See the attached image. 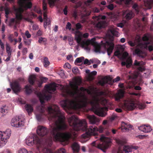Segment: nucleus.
I'll return each mask as SVG.
<instances>
[{"label":"nucleus","mask_w":153,"mask_h":153,"mask_svg":"<svg viewBox=\"0 0 153 153\" xmlns=\"http://www.w3.org/2000/svg\"><path fill=\"white\" fill-rule=\"evenodd\" d=\"M97 72L95 71H94L91 72L90 74L88 75V79L89 80H93L94 78L93 76H95L97 75Z\"/></svg>","instance_id":"33"},{"label":"nucleus","mask_w":153,"mask_h":153,"mask_svg":"<svg viewBox=\"0 0 153 153\" xmlns=\"http://www.w3.org/2000/svg\"><path fill=\"white\" fill-rule=\"evenodd\" d=\"M47 111L49 115V120L54 121L50 128L54 140L68 142L72 137V133L70 132H62L67 129L68 126L65 123V118L61 113L59 107L54 105L50 106Z\"/></svg>","instance_id":"1"},{"label":"nucleus","mask_w":153,"mask_h":153,"mask_svg":"<svg viewBox=\"0 0 153 153\" xmlns=\"http://www.w3.org/2000/svg\"><path fill=\"white\" fill-rule=\"evenodd\" d=\"M95 51L96 52H99L100 50L101 47L100 45L98 43L94 45Z\"/></svg>","instance_id":"39"},{"label":"nucleus","mask_w":153,"mask_h":153,"mask_svg":"<svg viewBox=\"0 0 153 153\" xmlns=\"http://www.w3.org/2000/svg\"><path fill=\"white\" fill-rule=\"evenodd\" d=\"M40 96L39 97V100L40 102L42 104L44 103V100H50L51 98V95H49L46 96H42V94H40Z\"/></svg>","instance_id":"24"},{"label":"nucleus","mask_w":153,"mask_h":153,"mask_svg":"<svg viewBox=\"0 0 153 153\" xmlns=\"http://www.w3.org/2000/svg\"><path fill=\"white\" fill-rule=\"evenodd\" d=\"M26 143L28 146H31L34 144L39 146L41 143V140L36 136L27 137L26 140Z\"/></svg>","instance_id":"7"},{"label":"nucleus","mask_w":153,"mask_h":153,"mask_svg":"<svg viewBox=\"0 0 153 153\" xmlns=\"http://www.w3.org/2000/svg\"><path fill=\"white\" fill-rule=\"evenodd\" d=\"M11 124L13 126L19 127L24 125V122L19 116H16L12 120Z\"/></svg>","instance_id":"8"},{"label":"nucleus","mask_w":153,"mask_h":153,"mask_svg":"<svg viewBox=\"0 0 153 153\" xmlns=\"http://www.w3.org/2000/svg\"><path fill=\"white\" fill-rule=\"evenodd\" d=\"M116 142L118 144L121 145H123L125 143L124 141L119 139L117 140Z\"/></svg>","instance_id":"51"},{"label":"nucleus","mask_w":153,"mask_h":153,"mask_svg":"<svg viewBox=\"0 0 153 153\" xmlns=\"http://www.w3.org/2000/svg\"><path fill=\"white\" fill-rule=\"evenodd\" d=\"M148 49L149 51L151 52L153 50V43L152 45H150L148 47Z\"/></svg>","instance_id":"64"},{"label":"nucleus","mask_w":153,"mask_h":153,"mask_svg":"<svg viewBox=\"0 0 153 153\" xmlns=\"http://www.w3.org/2000/svg\"><path fill=\"white\" fill-rule=\"evenodd\" d=\"M78 69L76 67L73 68L72 69L73 72L74 74H76L78 72Z\"/></svg>","instance_id":"58"},{"label":"nucleus","mask_w":153,"mask_h":153,"mask_svg":"<svg viewBox=\"0 0 153 153\" xmlns=\"http://www.w3.org/2000/svg\"><path fill=\"white\" fill-rule=\"evenodd\" d=\"M68 122L70 126L73 127L75 130L86 131L85 133L82 135V137L84 139L88 138L91 135L96 136L98 131L101 133L104 130V128L101 126H100L98 128L94 125L90 126L88 128L85 120H80L74 116L69 118Z\"/></svg>","instance_id":"2"},{"label":"nucleus","mask_w":153,"mask_h":153,"mask_svg":"<svg viewBox=\"0 0 153 153\" xmlns=\"http://www.w3.org/2000/svg\"><path fill=\"white\" fill-rule=\"evenodd\" d=\"M75 39L82 48H84L86 50L90 49V48L89 47V45L91 44L94 45L97 44L95 42V39L94 38H92L91 40H82V35L81 34L76 35Z\"/></svg>","instance_id":"4"},{"label":"nucleus","mask_w":153,"mask_h":153,"mask_svg":"<svg viewBox=\"0 0 153 153\" xmlns=\"http://www.w3.org/2000/svg\"><path fill=\"white\" fill-rule=\"evenodd\" d=\"M43 10L46 11L47 10V4L44 1L43 2Z\"/></svg>","instance_id":"52"},{"label":"nucleus","mask_w":153,"mask_h":153,"mask_svg":"<svg viewBox=\"0 0 153 153\" xmlns=\"http://www.w3.org/2000/svg\"><path fill=\"white\" fill-rule=\"evenodd\" d=\"M134 65L135 66H139L137 68L139 71L143 72L145 71V68L143 66L144 65L143 62H138L137 60H135L134 61Z\"/></svg>","instance_id":"18"},{"label":"nucleus","mask_w":153,"mask_h":153,"mask_svg":"<svg viewBox=\"0 0 153 153\" xmlns=\"http://www.w3.org/2000/svg\"><path fill=\"white\" fill-rule=\"evenodd\" d=\"M86 117L90 124H94L98 123L100 120L94 115H87Z\"/></svg>","instance_id":"12"},{"label":"nucleus","mask_w":153,"mask_h":153,"mask_svg":"<svg viewBox=\"0 0 153 153\" xmlns=\"http://www.w3.org/2000/svg\"><path fill=\"white\" fill-rule=\"evenodd\" d=\"M45 115L43 112L40 113L36 115V118L39 121H41L44 119Z\"/></svg>","instance_id":"26"},{"label":"nucleus","mask_w":153,"mask_h":153,"mask_svg":"<svg viewBox=\"0 0 153 153\" xmlns=\"http://www.w3.org/2000/svg\"><path fill=\"white\" fill-rule=\"evenodd\" d=\"M139 129L145 133L149 132L152 130L150 126L148 124L140 126L139 127Z\"/></svg>","instance_id":"16"},{"label":"nucleus","mask_w":153,"mask_h":153,"mask_svg":"<svg viewBox=\"0 0 153 153\" xmlns=\"http://www.w3.org/2000/svg\"><path fill=\"white\" fill-rule=\"evenodd\" d=\"M124 92L122 90H120L115 95V100L118 101L124 97Z\"/></svg>","instance_id":"20"},{"label":"nucleus","mask_w":153,"mask_h":153,"mask_svg":"<svg viewBox=\"0 0 153 153\" xmlns=\"http://www.w3.org/2000/svg\"><path fill=\"white\" fill-rule=\"evenodd\" d=\"M47 41V39L45 38L40 37L39 38L38 42L39 43H45Z\"/></svg>","instance_id":"38"},{"label":"nucleus","mask_w":153,"mask_h":153,"mask_svg":"<svg viewBox=\"0 0 153 153\" xmlns=\"http://www.w3.org/2000/svg\"><path fill=\"white\" fill-rule=\"evenodd\" d=\"M76 28L77 30H78L80 29L82 27V26L80 23H77L76 25ZM78 31V30H77Z\"/></svg>","instance_id":"55"},{"label":"nucleus","mask_w":153,"mask_h":153,"mask_svg":"<svg viewBox=\"0 0 153 153\" xmlns=\"http://www.w3.org/2000/svg\"><path fill=\"white\" fill-rule=\"evenodd\" d=\"M150 37V34L149 33H146L143 35L142 38V39L144 41H148Z\"/></svg>","instance_id":"34"},{"label":"nucleus","mask_w":153,"mask_h":153,"mask_svg":"<svg viewBox=\"0 0 153 153\" xmlns=\"http://www.w3.org/2000/svg\"><path fill=\"white\" fill-rule=\"evenodd\" d=\"M25 92L27 95L31 94L33 92L32 86L31 85H27L25 87Z\"/></svg>","instance_id":"22"},{"label":"nucleus","mask_w":153,"mask_h":153,"mask_svg":"<svg viewBox=\"0 0 153 153\" xmlns=\"http://www.w3.org/2000/svg\"><path fill=\"white\" fill-rule=\"evenodd\" d=\"M65 150L63 148H61L53 153H65Z\"/></svg>","instance_id":"46"},{"label":"nucleus","mask_w":153,"mask_h":153,"mask_svg":"<svg viewBox=\"0 0 153 153\" xmlns=\"http://www.w3.org/2000/svg\"><path fill=\"white\" fill-rule=\"evenodd\" d=\"M25 35L27 38H30L31 37V34L29 33L28 30L26 31L25 32Z\"/></svg>","instance_id":"59"},{"label":"nucleus","mask_w":153,"mask_h":153,"mask_svg":"<svg viewBox=\"0 0 153 153\" xmlns=\"http://www.w3.org/2000/svg\"><path fill=\"white\" fill-rule=\"evenodd\" d=\"M134 16V14L132 11L128 12L126 14V17L127 20H130Z\"/></svg>","instance_id":"30"},{"label":"nucleus","mask_w":153,"mask_h":153,"mask_svg":"<svg viewBox=\"0 0 153 153\" xmlns=\"http://www.w3.org/2000/svg\"><path fill=\"white\" fill-rule=\"evenodd\" d=\"M135 53L138 55H140L143 53L142 51L139 48L136 49L134 51Z\"/></svg>","instance_id":"45"},{"label":"nucleus","mask_w":153,"mask_h":153,"mask_svg":"<svg viewBox=\"0 0 153 153\" xmlns=\"http://www.w3.org/2000/svg\"><path fill=\"white\" fill-rule=\"evenodd\" d=\"M4 10L6 14L5 16L7 18L8 17V15L10 13V10L8 8H6Z\"/></svg>","instance_id":"50"},{"label":"nucleus","mask_w":153,"mask_h":153,"mask_svg":"<svg viewBox=\"0 0 153 153\" xmlns=\"http://www.w3.org/2000/svg\"><path fill=\"white\" fill-rule=\"evenodd\" d=\"M145 105L143 104H140L138 105V108L139 109H144L145 108Z\"/></svg>","instance_id":"57"},{"label":"nucleus","mask_w":153,"mask_h":153,"mask_svg":"<svg viewBox=\"0 0 153 153\" xmlns=\"http://www.w3.org/2000/svg\"><path fill=\"white\" fill-rule=\"evenodd\" d=\"M56 0H48V2L50 6L53 5Z\"/></svg>","instance_id":"53"},{"label":"nucleus","mask_w":153,"mask_h":153,"mask_svg":"<svg viewBox=\"0 0 153 153\" xmlns=\"http://www.w3.org/2000/svg\"><path fill=\"white\" fill-rule=\"evenodd\" d=\"M15 11L16 13L15 15L16 18L17 20H22L23 19L22 13L24 11V10L22 8L15 9Z\"/></svg>","instance_id":"13"},{"label":"nucleus","mask_w":153,"mask_h":153,"mask_svg":"<svg viewBox=\"0 0 153 153\" xmlns=\"http://www.w3.org/2000/svg\"><path fill=\"white\" fill-rule=\"evenodd\" d=\"M110 32L111 34L113 36H117L118 35V33L114 29H111L110 30Z\"/></svg>","instance_id":"43"},{"label":"nucleus","mask_w":153,"mask_h":153,"mask_svg":"<svg viewBox=\"0 0 153 153\" xmlns=\"http://www.w3.org/2000/svg\"><path fill=\"white\" fill-rule=\"evenodd\" d=\"M132 0H120L117 1L119 4H121L123 3L126 5H129L132 2Z\"/></svg>","instance_id":"31"},{"label":"nucleus","mask_w":153,"mask_h":153,"mask_svg":"<svg viewBox=\"0 0 153 153\" xmlns=\"http://www.w3.org/2000/svg\"><path fill=\"white\" fill-rule=\"evenodd\" d=\"M55 83H53L49 85H46L45 87L48 92L51 93L56 91L57 87Z\"/></svg>","instance_id":"17"},{"label":"nucleus","mask_w":153,"mask_h":153,"mask_svg":"<svg viewBox=\"0 0 153 153\" xmlns=\"http://www.w3.org/2000/svg\"><path fill=\"white\" fill-rule=\"evenodd\" d=\"M84 58L83 57H81L79 58H78L76 59L75 62L78 63H80L82 62V61L83 60Z\"/></svg>","instance_id":"48"},{"label":"nucleus","mask_w":153,"mask_h":153,"mask_svg":"<svg viewBox=\"0 0 153 153\" xmlns=\"http://www.w3.org/2000/svg\"><path fill=\"white\" fill-rule=\"evenodd\" d=\"M123 107L126 110H132L135 107V103L132 101L127 102L124 103Z\"/></svg>","instance_id":"15"},{"label":"nucleus","mask_w":153,"mask_h":153,"mask_svg":"<svg viewBox=\"0 0 153 153\" xmlns=\"http://www.w3.org/2000/svg\"><path fill=\"white\" fill-rule=\"evenodd\" d=\"M108 82L107 81L105 80L104 79L99 82V83L102 86H104L105 84Z\"/></svg>","instance_id":"42"},{"label":"nucleus","mask_w":153,"mask_h":153,"mask_svg":"<svg viewBox=\"0 0 153 153\" xmlns=\"http://www.w3.org/2000/svg\"><path fill=\"white\" fill-rule=\"evenodd\" d=\"M124 24L123 22H120L117 24V26L120 27H123L124 26Z\"/></svg>","instance_id":"62"},{"label":"nucleus","mask_w":153,"mask_h":153,"mask_svg":"<svg viewBox=\"0 0 153 153\" xmlns=\"http://www.w3.org/2000/svg\"><path fill=\"white\" fill-rule=\"evenodd\" d=\"M11 152L10 150L9 149H6L4 150L3 151L0 153H11Z\"/></svg>","instance_id":"63"},{"label":"nucleus","mask_w":153,"mask_h":153,"mask_svg":"<svg viewBox=\"0 0 153 153\" xmlns=\"http://www.w3.org/2000/svg\"><path fill=\"white\" fill-rule=\"evenodd\" d=\"M36 80V76L34 75H30L28 79V82L32 86L34 85L35 81Z\"/></svg>","instance_id":"27"},{"label":"nucleus","mask_w":153,"mask_h":153,"mask_svg":"<svg viewBox=\"0 0 153 153\" xmlns=\"http://www.w3.org/2000/svg\"><path fill=\"white\" fill-rule=\"evenodd\" d=\"M108 9L110 10H112L114 8V7L113 4H110L106 6Z\"/></svg>","instance_id":"49"},{"label":"nucleus","mask_w":153,"mask_h":153,"mask_svg":"<svg viewBox=\"0 0 153 153\" xmlns=\"http://www.w3.org/2000/svg\"><path fill=\"white\" fill-rule=\"evenodd\" d=\"M131 126L130 125L124 122H121V130L122 132H125L128 130L129 128H131Z\"/></svg>","instance_id":"19"},{"label":"nucleus","mask_w":153,"mask_h":153,"mask_svg":"<svg viewBox=\"0 0 153 153\" xmlns=\"http://www.w3.org/2000/svg\"><path fill=\"white\" fill-rule=\"evenodd\" d=\"M138 6L137 4H134L132 7L135 10L137 13H138L139 12V10L138 9Z\"/></svg>","instance_id":"47"},{"label":"nucleus","mask_w":153,"mask_h":153,"mask_svg":"<svg viewBox=\"0 0 153 153\" xmlns=\"http://www.w3.org/2000/svg\"><path fill=\"white\" fill-rule=\"evenodd\" d=\"M36 132L39 136L43 137L48 134L49 130L46 128L41 126H39L38 127Z\"/></svg>","instance_id":"11"},{"label":"nucleus","mask_w":153,"mask_h":153,"mask_svg":"<svg viewBox=\"0 0 153 153\" xmlns=\"http://www.w3.org/2000/svg\"><path fill=\"white\" fill-rule=\"evenodd\" d=\"M25 108L26 111L27 112L28 114L29 115L30 113H31L33 111V107L30 104H26L25 105Z\"/></svg>","instance_id":"25"},{"label":"nucleus","mask_w":153,"mask_h":153,"mask_svg":"<svg viewBox=\"0 0 153 153\" xmlns=\"http://www.w3.org/2000/svg\"><path fill=\"white\" fill-rule=\"evenodd\" d=\"M45 143L48 147H51L53 143L52 138L51 137H49L47 138L46 139Z\"/></svg>","instance_id":"28"},{"label":"nucleus","mask_w":153,"mask_h":153,"mask_svg":"<svg viewBox=\"0 0 153 153\" xmlns=\"http://www.w3.org/2000/svg\"><path fill=\"white\" fill-rule=\"evenodd\" d=\"M71 23L69 22H68L67 23L66 26V29H68L69 30H71Z\"/></svg>","instance_id":"56"},{"label":"nucleus","mask_w":153,"mask_h":153,"mask_svg":"<svg viewBox=\"0 0 153 153\" xmlns=\"http://www.w3.org/2000/svg\"><path fill=\"white\" fill-rule=\"evenodd\" d=\"M50 64V62L48 61V58L47 57H45L44 58L43 61V65L45 68H47Z\"/></svg>","instance_id":"36"},{"label":"nucleus","mask_w":153,"mask_h":153,"mask_svg":"<svg viewBox=\"0 0 153 153\" xmlns=\"http://www.w3.org/2000/svg\"><path fill=\"white\" fill-rule=\"evenodd\" d=\"M10 85L12 90L15 94L19 92L22 89L21 86L18 81L14 80L13 82H10Z\"/></svg>","instance_id":"9"},{"label":"nucleus","mask_w":153,"mask_h":153,"mask_svg":"<svg viewBox=\"0 0 153 153\" xmlns=\"http://www.w3.org/2000/svg\"><path fill=\"white\" fill-rule=\"evenodd\" d=\"M18 153H33L31 151H28L27 149L25 148L20 149L18 151Z\"/></svg>","instance_id":"37"},{"label":"nucleus","mask_w":153,"mask_h":153,"mask_svg":"<svg viewBox=\"0 0 153 153\" xmlns=\"http://www.w3.org/2000/svg\"><path fill=\"white\" fill-rule=\"evenodd\" d=\"M48 78L46 77H42L40 79V81L42 83L46 82L47 81Z\"/></svg>","instance_id":"61"},{"label":"nucleus","mask_w":153,"mask_h":153,"mask_svg":"<svg viewBox=\"0 0 153 153\" xmlns=\"http://www.w3.org/2000/svg\"><path fill=\"white\" fill-rule=\"evenodd\" d=\"M76 33L77 34H76L75 35V37H76V35L79 34H81L82 35V37L83 36V37L85 38H87L89 36V34L88 33H85L83 34V35H82V33H81L79 31H76Z\"/></svg>","instance_id":"40"},{"label":"nucleus","mask_w":153,"mask_h":153,"mask_svg":"<svg viewBox=\"0 0 153 153\" xmlns=\"http://www.w3.org/2000/svg\"><path fill=\"white\" fill-rule=\"evenodd\" d=\"M100 139L102 143L99 144L96 143V142L94 141L92 143V145L94 146L97 147L99 149L101 150L103 152H105L106 150L111 145V143L110 138L106 137L104 136H101Z\"/></svg>","instance_id":"5"},{"label":"nucleus","mask_w":153,"mask_h":153,"mask_svg":"<svg viewBox=\"0 0 153 153\" xmlns=\"http://www.w3.org/2000/svg\"><path fill=\"white\" fill-rule=\"evenodd\" d=\"M13 38V34H10L9 35L8 39L9 41L11 43H12L13 41L14 42V45H15L17 42V40L16 39Z\"/></svg>","instance_id":"29"},{"label":"nucleus","mask_w":153,"mask_h":153,"mask_svg":"<svg viewBox=\"0 0 153 153\" xmlns=\"http://www.w3.org/2000/svg\"><path fill=\"white\" fill-rule=\"evenodd\" d=\"M10 129H7L5 131H0V147L4 146L7 142V139L9 138L11 134Z\"/></svg>","instance_id":"6"},{"label":"nucleus","mask_w":153,"mask_h":153,"mask_svg":"<svg viewBox=\"0 0 153 153\" xmlns=\"http://www.w3.org/2000/svg\"><path fill=\"white\" fill-rule=\"evenodd\" d=\"M105 22L103 21H100L97 24L96 26L97 27L100 28H103L105 27Z\"/></svg>","instance_id":"35"},{"label":"nucleus","mask_w":153,"mask_h":153,"mask_svg":"<svg viewBox=\"0 0 153 153\" xmlns=\"http://www.w3.org/2000/svg\"><path fill=\"white\" fill-rule=\"evenodd\" d=\"M19 2L21 5L26 9L31 8L32 3L28 0H19Z\"/></svg>","instance_id":"14"},{"label":"nucleus","mask_w":153,"mask_h":153,"mask_svg":"<svg viewBox=\"0 0 153 153\" xmlns=\"http://www.w3.org/2000/svg\"><path fill=\"white\" fill-rule=\"evenodd\" d=\"M43 153H53L50 148H45L43 150Z\"/></svg>","instance_id":"41"},{"label":"nucleus","mask_w":153,"mask_h":153,"mask_svg":"<svg viewBox=\"0 0 153 153\" xmlns=\"http://www.w3.org/2000/svg\"><path fill=\"white\" fill-rule=\"evenodd\" d=\"M105 49H107L108 54L109 56L111 55L114 49V43L112 42L106 41L102 43Z\"/></svg>","instance_id":"10"},{"label":"nucleus","mask_w":153,"mask_h":153,"mask_svg":"<svg viewBox=\"0 0 153 153\" xmlns=\"http://www.w3.org/2000/svg\"><path fill=\"white\" fill-rule=\"evenodd\" d=\"M123 151V152H125V153H128L132 152L131 146L127 145L124 146Z\"/></svg>","instance_id":"32"},{"label":"nucleus","mask_w":153,"mask_h":153,"mask_svg":"<svg viewBox=\"0 0 153 153\" xmlns=\"http://www.w3.org/2000/svg\"><path fill=\"white\" fill-rule=\"evenodd\" d=\"M68 6H65V8L63 10L64 13L65 15H67L68 14Z\"/></svg>","instance_id":"60"},{"label":"nucleus","mask_w":153,"mask_h":153,"mask_svg":"<svg viewBox=\"0 0 153 153\" xmlns=\"http://www.w3.org/2000/svg\"><path fill=\"white\" fill-rule=\"evenodd\" d=\"M71 147L74 153H78L80 150V147L76 143H74L71 145Z\"/></svg>","instance_id":"21"},{"label":"nucleus","mask_w":153,"mask_h":153,"mask_svg":"<svg viewBox=\"0 0 153 153\" xmlns=\"http://www.w3.org/2000/svg\"><path fill=\"white\" fill-rule=\"evenodd\" d=\"M99 99L97 98H95L91 100H88L86 97H85L79 102H78L73 100H71L70 101V104L71 108L75 110L85 107L88 104H89L91 106L92 109L94 111L96 114L100 117H105L106 114L102 108L99 107Z\"/></svg>","instance_id":"3"},{"label":"nucleus","mask_w":153,"mask_h":153,"mask_svg":"<svg viewBox=\"0 0 153 153\" xmlns=\"http://www.w3.org/2000/svg\"><path fill=\"white\" fill-rule=\"evenodd\" d=\"M132 61L131 59L128 58L126 59V62H122L121 65L122 66H124L126 65L127 68H129L132 65Z\"/></svg>","instance_id":"23"},{"label":"nucleus","mask_w":153,"mask_h":153,"mask_svg":"<svg viewBox=\"0 0 153 153\" xmlns=\"http://www.w3.org/2000/svg\"><path fill=\"white\" fill-rule=\"evenodd\" d=\"M0 112L3 114H5L7 112V108L6 106H4L1 108Z\"/></svg>","instance_id":"44"},{"label":"nucleus","mask_w":153,"mask_h":153,"mask_svg":"<svg viewBox=\"0 0 153 153\" xmlns=\"http://www.w3.org/2000/svg\"><path fill=\"white\" fill-rule=\"evenodd\" d=\"M27 48H25L22 49V53L23 55H25L27 53Z\"/></svg>","instance_id":"54"}]
</instances>
